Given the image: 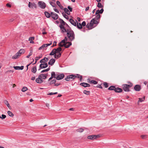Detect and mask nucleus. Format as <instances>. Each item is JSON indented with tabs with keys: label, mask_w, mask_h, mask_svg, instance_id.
Instances as JSON below:
<instances>
[{
	"label": "nucleus",
	"mask_w": 148,
	"mask_h": 148,
	"mask_svg": "<svg viewBox=\"0 0 148 148\" xmlns=\"http://www.w3.org/2000/svg\"><path fill=\"white\" fill-rule=\"evenodd\" d=\"M99 19H92L90 23L87 24L86 27L88 30L91 29L95 27L99 23V21H97Z\"/></svg>",
	"instance_id": "nucleus-1"
},
{
	"label": "nucleus",
	"mask_w": 148,
	"mask_h": 148,
	"mask_svg": "<svg viewBox=\"0 0 148 148\" xmlns=\"http://www.w3.org/2000/svg\"><path fill=\"white\" fill-rule=\"evenodd\" d=\"M67 35L69 41H71L75 39V35L74 32L70 29H67Z\"/></svg>",
	"instance_id": "nucleus-2"
},
{
	"label": "nucleus",
	"mask_w": 148,
	"mask_h": 148,
	"mask_svg": "<svg viewBox=\"0 0 148 148\" xmlns=\"http://www.w3.org/2000/svg\"><path fill=\"white\" fill-rule=\"evenodd\" d=\"M47 74H41L39 75L38 77L36 79V82L38 83H42L43 82L42 79H45L47 78Z\"/></svg>",
	"instance_id": "nucleus-3"
},
{
	"label": "nucleus",
	"mask_w": 148,
	"mask_h": 148,
	"mask_svg": "<svg viewBox=\"0 0 148 148\" xmlns=\"http://www.w3.org/2000/svg\"><path fill=\"white\" fill-rule=\"evenodd\" d=\"M128 84H123L122 85V87L123 90L125 92H129L130 91V88L133 86V84L130 82H127Z\"/></svg>",
	"instance_id": "nucleus-4"
},
{
	"label": "nucleus",
	"mask_w": 148,
	"mask_h": 148,
	"mask_svg": "<svg viewBox=\"0 0 148 148\" xmlns=\"http://www.w3.org/2000/svg\"><path fill=\"white\" fill-rule=\"evenodd\" d=\"M60 24V25L59 27L60 28V30H61V32L62 33L64 32H67V30L64 27V25L66 23L63 21L62 19H61Z\"/></svg>",
	"instance_id": "nucleus-5"
},
{
	"label": "nucleus",
	"mask_w": 148,
	"mask_h": 148,
	"mask_svg": "<svg viewBox=\"0 0 148 148\" xmlns=\"http://www.w3.org/2000/svg\"><path fill=\"white\" fill-rule=\"evenodd\" d=\"M64 12H62V14L64 16V17L65 18H69L68 16L66 15V13L68 15H70V11L68 9L66 8H64Z\"/></svg>",
	"instance_id": "nucleus-6"
},
{
	"label": "nucleus",
	"mask_w": 148,
	"mask_h": 148,
	"mask_svg": "<svg viewBox=\"0 0 148 148\" xmlns=\"http://www.w3.org/2000/svg\"><path fill=\"white\" fill-rule=\"evenodd\" d=\"M99 137V136L98 135H92L88 136H87V138L90 140H94L96 139Z\"/></svg>",
	"instance_id": "nucleus-7"
},
{
	"label": "nucleus",
	"mask_w": 148,
	"mask_h": 148,
	"mask_svg": "<svg viewBox=\"0 0 148 148\" xmlns=\"http://www.w3.org/2000/svg\"><path fill=\"white\" fill-rule=\"evenodd\" d=\"M38 5L42 9H44L46 6L45 3L42 1H39L38 2Z\"/></svg>",
	"instance_id": "nucleus-8"
},
{
	"label": "nucleus",
	"mask_w": 148,
	"mask_h": 148,
	"mask_svg": "<svg viewBox=\"0 0 148 148\" xmlns=\"http://www.w3.org/2000/svg\"><path fill=\"white\" fill-rule=\"evenodd\" d=\"M64 75L63 74H57V76L56 77V79L58 80L64 78Z\"/></svg>",
	"instance_id": "nucleus-9"
},
{
	"label": "nucleus",
	"mask_w": 148,
	"mask_h": 148,
	"mask_svg": "<svg viewBox=\"0 0 148 148\" xmlns=\"http://www.w3.org/2000/svg\"><path fill=\"white\" fill-rule=\"evenodd\" d=\"M48 66V64L46 63H41L40 65L39 68L40 69L38 70H40L41 69H44L47 68Z\"/></svg>",
	"instance_id": "nucleus-10"
},
{
	"label": "nucleus",
	"mask_w": 148,
	"mask_h": 148,
	"mask_svg": "<svg viewBox=\"0 0 148 148\" xmlns=\"http://www.w3.org/2000/svg\"><path fill=\"white\" fill-rule=\"evenodd\" d=\"M141 89V86L139 85H136L134 87V89L136 91H139Z\"/></svg>",
	"instance_id": "nucleus-11"
},
{
	"label": "nucleus",
	"mask_w": 148,
	"mask_h": 148,
	"mask_svg": "<svg viewBox=\"0 0 148 148\" xmlns=\"http://www.w3.org/2000/svg\"><path fill=\"white\" fill-rule=\"evenodd\" d=\"M75 76H74V75H68L67 77L65 78V80L67 81H69L71 79H74L75 78Z\"/></svg>",
	"instance_id": "nucleus-12"
},
{
	"label": "nucleus",
	"mask_w": 148,
	"mask_h": 148,
	"mask_svg": "<svg viewBox=\"0 0 148 148\" xmlns=\"http://www.w3.org/2000/svg\"><path fill=\"white\" fill-rule=\"evenodd\" d=\"M56 79H53L50 82L49 84H54V85L56 86H58L60 84V83H56Z\"/></svg>",
	"instance_id": "nucleus-13"
},
{
	"label": "nucleus",
	"mask_w": 148,
	"mask_h": 148,
	"mask_svg": "<svg viewBox=\"0 0 148 148\" xmlns=\"http://www.w3.org/2000/svg\"><path fill=\"white\" fill-rule=\"evenodd\" d=\"M57 74H56L54 72H52L51 73V76L49 79L48 81H50L53 78H56L57 76Z\"/></svg>",
	"instance_id": "nucleus-14"
},
{
	"label": "nucleus",
	"mask_w": 148,
	"mask_h": 148,
	"mask_svg": "<svg viewBox=\"0 0 148 148\" xmlns=\"http://www.w3.org/2000/svg\"><path fill=\"white\" fill-rule=\"evenodd\" d=\"M52 44V43H51L49 44H43L40 47L39 49V50H41L42 49H43L45 47H46L47 46L51 45Z\"/></svg>",
	"instance_id": "nucleus-15"
},
{
	"label": "nucleus",
	"mask_w": 148,
	"mask_h": 148,
	"mask_svg": "<svg viewBox=\"0 0 148 148\" xmlns=\"http://www.w3.org/2000/svg\"><path fill=\"white\" fill-rule=\"evenodd\" d=\"M51 16L53 18H58V16L57 14L53 12H51Z\"/></svg>",
	"instance_id": "nucleus-16"
},
{
	"label": "nucleus",
	"mask_w": 148,
	"mask_h": 148,
	"mask_svg": "<svg viewBox=\"0 0 148 148\" xmlns=\"http://www.w3.org/2000/svg\"><path fill=\"white\" fill-rule=\"evenodd\" d=\"M87 81L88 83L94 84H96L98 83L97 82L94 80H91L90 78H88L87 79Z\"/></svg>",
	"instance_id": "nucleus-17"
},
{
	"label": "nucleus",
	"mask_w": 148,
	"mask_h": 148,
	"mask_svg": "<svg viewBox=\"0 0 148 148\" xmlns=\"http://www.w3.org/2000/svg\"><path fill=\"white\" fill-rule=\"evenodd\" d=\"M69 21L72 25L75 26H76V23H77V21L76 20H75V21L73 20V19H69Z\"/></svg>",
	"instance_id": "nucleus-18"
},
{
	"label": "nucleus",
	"mask_w": 148,
	"mask_h": 148,
	"mask_svg": "<svg viewBox=\"0 0 148 148\" xmlns=\"http://www.w3.org/2000/svg\"><path fill=\"white\" fill-rule=\"evenodd\" d=\"M80 85L84 87H89L90 86L89 84L84 82L81 83Z\"/></svg>",
	"instance_id": "nucleus-19"
},
{
	"label": "nucleus",
	"mask_w": 148,
	"mask_h": 148,
	"mask_svg": "<svg viewBox=\"0 0 148 148\" xmlns=\"http://www.w3.org/2000/svg\"><path fill=\"white\" fill-rule=\"evenodd\" d=\"M55 62V60L53 58H51L48 62V64L52 66Z\"/></svg>",
	"instance_id": "nucleus-20"
},
{
	"label": "nucleus",
	"mask_w": 148,
	"mask_h": 148,
	"mask_svg": "<svg viewBox=\"0 0 148 148\" xmlns=\"http://www.w3.org/2000/svg\"><path fill=\"white\" fill-rule=\"evenodd\" d=\"M72 43L71 42H66L65 44H64V46L66 48H68L71 45Z\"/></svg>",
	"instance_id": "nucleus-21"
},
{
	"label": "nucleus",
	"mask_w": 148,
	"mask_h": 148,
	"mask_svg": "<svg viewBox=\"0 0 148 148\" xmlns=\"http://www.w3.org/2000/svg\"><path fill=\"white\" fill-rule=\"evenodd\" d=\"M74 76H75V78H79V80L80 82H82V75H80L79 74H76V75H74Z\"/></svg>",
	"instance_id": "nucleus-22"
},
{
	"label": "nucleus",
	"mask_w": 148,
	"mask_h": 148,
	"mask_svg": "<svg viewBox=\"0 0 148 148\" xmlns=\"http://www.w3.org/2000/svg\"><path fill=\"white\" fill-rule=\"evenodd\" d=\"M15 70H23L24 68V66H14L13 67Z\"/></svg>",
	"instance_id": "nucleus-23"
},
{
	"label": "nucleus",
	"mask_w": 148,
	"mask_h": 148,
	"mask_svg": "<svg viewBox=\"0 0 148 148\" xmlns=\"http://www.w3.org/2000/svg\"><path fill=\"white\" fill-rule=\"evenodd\" d=\"M48 61V58L46 57H45L44 58L41 59L40 61V63H44L45 62H46Z\"/></svg>",
	"instance_id": "nucleus-24"
},
{
	"label": "nucleus",
	"mask_w": 148,
	"mask_h": 148,
	"mask_svg": "<svg viewBox=\"0 0 148 148\" xmlns=\"http://www.w3.org/2000/svg\"><path fill=\"white\" fill-rule=\"evenodd\" d=\"M114 91L116 92H122V90L121 88L116 87V89H115Z\"/></svg>",
	"instance_id": "nucleus-25"
},
{
	"label": "nucleus",
	"mask_w": 148,
	"mask_h": 148,
	"mask_svg": "<svg viewBox=\"0 0 148 148\" xmlns=\"http://www.w3.org/2000/svg\"><path fill=\"white\" fill-rule=\"evenodd\" d=\"M62 50V48L60 47H59L56 49H55V51L56 52V53H60V52Z\"/></svg>",
	"instance_id": "nucleus-26"
},
{
	"label": "nucleus",
	"mask_w": 148,
	"mask_h": 148,
	"mask_svg": "<svg viewBox=\"0 0 148 148\" xmlns=\"http://www.w3.org/2000/svg\"><path fill=\"white\" fill-rule=\"evenodd\" d=\"M37 71L36 67V66H34L31 69V71L33 73H35Z\"/></svg>",
	"instance_id": "nucleus-27"
},
{
	"label": "nucleus",
	"mask_w": 148,
	"mask_h": 148,
	"mask_svg": "<svg viewBox=\"0 0 148 148\" xmlns=\"http://www.w3.org/2000/svg\"><path fill=\"white\" fill-rule=\"evenodd\" d=\"M45 14L47 18H49L51 16V13L50 14L47 12H45Z\"/></svg>",
	"instance_id": "nucleus-28"
},
{
	"label": "nucleus",
	"mask_w": 148,
	"mask_h": 148,
	"mask_svg": "<svg viewBox=\"0 0 148 148\" xmlns=\"http://www.w3.org/2000/svg\"><path fill=\"white\" fill-rule=\"evenodd\" d=\"M58 53V54H56H56L54 55V58L56 59H58L60 58L61 56V53Z\"/></svg>",
	"instance_id": "nucleus-29"
},
{
	"label": "nucleus",
	"mask_w": 148,
	"mask_h": 148,
	"mask_svg": "<svg viewBox=\"0 0 148 148\" xmlns=\"http://www.w3.org/2000/svg\"><path fill=\"white\" fill-rule=\"evenodd\" d=\"M103 8H102L100 10H98L96 11V14H98V13L102 14L103 11Z\"/></svg>",
	"instance_id": "nucleus-30"
},
{
	"label": "nucleus",
	"mask_w": 148,
	"mask_h": 148,
	"mask_svg": "<svg viewBox=\"0 0 148 148\" xmlns=\"http://www.w3.org/2000/svg\"><path fill=\"white\" fill-rule=\"evenodd\" d=\"M77 27L79 29H81L82 28V26L80 23H77L76 25Z\"/></svg>",
	"instance_id": "nucleus-31"
},
{
	"label": "nucleus",
	"mask_w": 148,
	"mask_h": 148,
	"mask_svg": "<svg viewBox=\"0 0 148 148\" xmlns=\"http://www.w3.org/2000/svg\"><path fill=\"white\" fill-rule=\"evenodd\" d=\"M116 89V87L114 86H111L108 88V90H114Z\"/></svg>",
	"instance_id": "nucleus-32"
},
{
	"label": "nucleus",
	"mask_w": 148,
	"mask_h": 148,
	"mask_svg": "<svg viewBox=\"0 0 148 148\" xmlns=\"http://www.w3.org/2000/svg\"><path fill=\"white\" fill-rule=\"evenodd\" d=\"M55 51V49H53L51 52L50 53L49 55L50 56L54 55H54L56 54V52Z\"/></svg>",
	"instance_id": "nucleus-33"
},
{
	"label": "nucleus",
	"mask_w": 148,
	"mask_h": 148,
	"mask_svg": "<svg viewBox=\"0 0 148 148\" xmlns=\"http://www.w3.org/2000/svg\"><path fill=\"white\" fill-rule=\"evenodd\" d=\"M56 19H53V22L57 24H58L60 22V20H61V19H59V21L56 20Z\"/></svg>",
	"instance_id": "nucleus-34"
},
{
	"label": "nucleus",
	"mask_w": 148,
	"mask_h": 148,
	"mask_svg": "<svg viewBox=\"0 0 148 148\" xmlns=\"http://www.w3.org/2000/svg\"><path fill=\"white\" fill-rule=\"evenodd\" d=\"M34 37H30L29 38V40L30 41V43H34V42L32 41L33 40H34Z\"/></svg>",
	"instance_id": "nucleus-35"
},
{
	"label": "nucleus",
	"mask_w": 148,
	"mask_h": 148,
	"mask_svg": "<svg viewBox=\"0 0 148 148\" xmlns=\"http://www.w3.org/2000/svg\"><path fill=\"white\" fill-rule=\"evenodd\" d=\"M4 102L7 105V106L10 109H11V107L10 105V104L8 101L7 100H5L4 101Z\"/></svg>",
	"instance_id": "nucleus-36"
},
{
	"label": "nucleus",
	"mask_w": 148,
	"mask_h": 148,
	"mask_svg": "<svg viewBox=\"0 0 148 148\" xmlns=\"http://www.w3.org/2000/svg\"><path fill=\"white\" fill-rule=\"evenodd\" d=\"M18 51L19 53L21 55L22 54L24 53L25 52V50L24 49H21L19 50Z\"/></svg>",
	"instance_id": "nucleus-37"
},
{
	"label": "nucleus",
	"mask_w": 148,
	"mask_h": 148,
	"mask_svg": "<svg viewBox=\"0 0 148 148\" xmlns=\"http://www.w3.org/2000/svg\"><path fill=\"white\" fill-rule=\"evenodd\" d=\"M41 58V57H36L35 59V62L34 63H32V64L34 65L36 63L37 61Z\"/></svg>",
	"instance_id": "nucleus-38"
},
{
	"label": "nucleus",
	"mask_w": 148,
	"mask_h": 148,
	"mask_svg": "<svg viewBox=\"0 0 148 148\" xmlns=\"http://www.w3.org/2000/svg\"><path fill=\"white\" fill-rule=\"evenodd\" d=\"M7 113L10 116L12 117L14 116V114L11 111H8Z\"/></svg>",
	"instance_id": "nucleus-39"
},
{
	"label": "nucleus",
	"mask_w": 148,
	"mask_h": 148,
	"mask_svg": "<svg viewBox=\"0 0 148 148\" xmlns=\"http://www.w3.org/2000/svg\"><path fill=\"white\" fill-rule=\"evenodd\" d=\"M32 53H33L32 50H30L29 54L27 56H26V57L27 58H29V57L32 54Z\"/></svg>",
	"instance_id": "nucleus-40"
},
{
	"label": "nucleus",
	"mask_w": 148,
	"mask_h": 148,
	"mask_svg": "<svg viewBox=\"0 0 148 148\" xmlns=\"http://www.w3.org/2000/svg\"><path fill=\"white\" fill-rule=\"evenodd\" d=\"M83 93L87 95H89L90 94V91H87L86 90H84Z\"/></svg>",
	"instance_id": "nucleus-41"
},
{
	"label": "nucleus",
	"mask_w": 148,
	"mask_h": 148,
	"mask_svg": "<svg viewBox=\"0 0 148 148\" xmlns=\"http://www.w3.org/2000/svg\"><path fill=\"white\" fill-rule=\"evenodd\" d=\"M145 99V97L144 96V97L142 98H139V100L138 101V102H141L144 101Z\"/></svg>",
	"instance_id": "nucleus-42"
},
{
	"label": "nucleus",
	"mask_w": 148,
	"mask_h": 148,
	"mask_svg": "<svg viewBox=\"0 0 148 148\" xmlns=\"http://www.w3.org/2000/svg\"><path fill=\"white\" fill-rule=\"evenodd\" d=\"M95 15L96 16L95 17L93 18H100V15L99 14V13L96 14V12L95 13Z\"/></svg>",
	"instance_id": "nucleus-43"
},
{
	"label": "nucleus",
	"mask_w": 148,
	"mask_h": 148,
	"mask_svg": "<svg viewBox=\"0 0 148 148\" xmlns=\"http://www.w3.org/2000/svg\"><path fill=\"white\" fill-rule=\"evenodd\" d=\"M97 7L99 8H103V6L99 2L98 3L97 5Z\"/></svg>",
	"instance_id": "nucleus-44"
},
{
	"label": "nucleus",
	"mask_w": 148,
	"mask_h": 148,
	"mask_svg": "<svg viewBox=\"0 0 148 148\" xmlns=\"http://www.w3.org/2000/svg\"><path fill=\"white\" fill-rule=\"evenodd\" d=\"M84 131L83 129L82 128H79L77 129L76 130V131L77 132H82Z\"/></svg>",
	"instance_id": "nucleus-45"
},
{
	"label": "nucleus",
	"mask_w": 148,
	"mask_h": 148,
	"mask_svg": "<svg viewBox=\"0 0 148 148\" xmlns=\"http://www.w3.org/2000/svg\"><path fill=\"white\" fill-rule=\"evenodd\" d=\"M50 4L53 7L55 8L56 7V5L54 2H50Z\"/></svg>",
	"instance_id": "nucleus-46"
},
{
	"label": "nucleus",
	"mask_w": 148,
	"mask_h": 148,
	"mask_svg": "<svg viewBox=\"0 0 148 148\" xmlns=\"http://www.w3.org/2000/svg\"><path fill=\"white\" fill-rule=\"evenodd\" d=\"M103 85L105 88H107L108 87V84L106 82H104L103 83Z\"/></svg>",
	"instance_id": "nucleus-47"
},
{
	"label": "nucleus",
	"mask_w": 148,
	"mask_h": 148,
	"mask_svg": "<svg viewBox=\"0 0 148 148\" xmlns=\"http://www.w3.org/2000/svg\"><path fill=\"white\" fill-rule=\"evenodd\" d=\"M27 90V87H24L21 90L23 92H25Z\"/></svg>",
	"instance_id": "nucleus-48"
},
{
	"label": "nucleus",
	"mask_w": 148,
	"mask_h": 148,
	"mask_svg": "<svg viewBox=\"0 0 148 148\" xmlns=\"http://www.w3.org/2000/svg\"><path fill=\"white\" fill-rule=\"evenodd\" d=\"M34 7L35 8H37V5L35 3H32V6H31V8H33Z\"/></svg>",
	"instance_id": "nucleus-49"
},
{
	"label": "nucleus",
	"mask_w": 148,
	"mask_h": 148,
	"mask_svg": "<svg viewBox=\"0 0 148 148\" xmlns=\"http://www.w3.org/2000/svg\"><path fill=\"white\" fill-rule=\"evenodd\" d=\"M18 57H17V55L15 54L12 57V58L13 59H17Z\"/></svg>",
	"instance_id": "nucleus-50"
},
{
	"label": "nucleus",
	"mask_w": 148,
	"mask_h": 148,
	"mask_svg": "<svg viewBox=\"0 0 148 148\" xmlns=\"http://www.w3.org/2000/svg\"><path fill=\"white\" fill-rule=\"evenodd\" d=\"M58 93L57 92H51V93H49L48 94V95H55V94H57Z\"/></svg>",
	"instance_id": "nucleus-51"
},
{
	"label": "nucleus",
	"mask_w": 148,
	"mask_h": 148,
	"mask_svg": "<svg viewBox=\"0 0 148 148\" xmlns=\"http://www.w3.org/2000/svg\"><path fill=\"white\" fill-rule=\"evenodd\" d=\"M141 137L142 139H145L147 137V136L146 135H142L141 136Z\"/></svg>",
	"instance_id": "nucleus-52"
},
{
	"label": "nucleus",
	"mask_w": 148,
	"mask_h": 148,
	"mask_svg": "<svg viewBox=\"0 0 148 148\" xmlns=\"http://www.w3.org/2000/svg\"><path fill=\"white\" fill-rule=\"evenodd\" d=\"M68 8L70 12H72V8L70 6H68Z\"/></svg>",
	"instance_id": "nucleus-53"
},
{
	"label": "nucleus",
	"mask_w": 148,
	"mask_h": 148,
	"mask_svg": "<svg viewBox=\"0 0 148 148\" xmlns=\"http://www.w3.org/2000/svg\"><path fill=\"white\" fill-rule=\"evenodd\" d=\"M62 43H61V42H60L58 44V45L60 47H62L63 46H64V44H62Z\"/></svg>",
	"instance_id": "nucleus-54"
},
{
	"label": "nucleus",
	"mask_w": 148,
	"mask_h": 148,
	"mask_svg": "<svg viewBox=\"0 0 148 148\" xmlns=\"http://www.w3.org/2000/svg\"><path fill=\"white\" fill-rule=\"evenodd\" d=\"M82 26H84L86 25V22L85 21H83L82 23Z\"/></svg>",
	"instance_id": "nucleus-55"
},
{
	"label": "nucleus",
	"mask_w": 148,
	"mask_h": 148,
	"mask_svg": "<svg viewBox=\"0 0 148 148\" xmlns=\"http://www.w3.org/2000/svg\"><path fill=\"white\" fill-rule=\"evenodd\" d=\"M1 116H2L1 119H4L6 117V116L5 115L3 114Z\"/></svg>",
	"instance_id": "nucleus-56"
},
{
	"label": "nucleus",
	"mask_w": 148,
	"mask_h": 148,
	"mask_svg": "<svg viewBox=\"0 0 148 148\" xmlns=\"http://www.w3.org/2000/svg\"><path fill=\"white\" fill-rule=\"evenodd\" d=\"M6 6L8 8H11V5L8 3L6 4Z\"/></svg>",
	"instance_id": "nucleus-57"
},
{
	"label": "nucleus",
	"mask_w": 148,
	"mask_h": 148,
	"mask_svg": "<svg viewBox=\"0 0 148 148\" xmlns=\"http://www.w3.org/2000/svg\"><path fill=\"white\" fill-rule=\"evenodd\" d=\"M32 3L31 2H29L28 4V6L29 8H31V6H32Z\"/></svg>",
	"instance_id": "nucleus-58"
},
{
	"label": "nucleus",
	"mask_w": 148,
	"mask_h": 148,
	"mask_svg": "<svg viewBox=\"0 0 148 148\" xmlns=\"http://www.w3.org/2000/svg\"><path fill=\"white\" fill-rule=\"evenodd\" d=\"M35 79V76L32 77L31 78V80L32 81L34 80Z\"/></svg>",
	"instance_id": "nucleus-59"
},
{
	"label": "nucleus",
	"mask_w": 148,
	"mask_h": 148,
	"mask_svg": "<svg viewBox=\"0 0 148 148\" xmlns=\"http://www.w3.org/2000/svg\"><path fill=\"white\" fill-rule=\"evenodd\" d=\"M65 40H62L60 42L61 43H63L64 44H65L66 42H65Z\"/></svg>",
	"instance_id": "nucleus-60"
},
{
	"label": "nucleus",
	"mask_w": 148,
	"mask_h": 148,
	"mask_svg": "<svg viewBox=\"0 0 148 148\" xmlns=\"http://www.w3.org/2000/svg\"><path fill=\"white\" fill-rule=\"evenodd\" d=\"M32 63V62H31V63H30L27 64V70L28 69V66H29L30 65V64H31Z\"/></svg>",
	"instance_id": "nucleus-61"
},
{
	"label": "nucleus",
	"mask_w": 148,
	"mask_h": 148,
	"mask_svg": "<svg viewBox=\"0 0 148 148\" xmlns=\"http://www.w3.org/2000/svg\"><path fill=\"white\" fill-rule=\"evenodd\" d=\"M97 87L99 88H101V89L102 88V87L101 86V84L99 85H98L97 86Z\"/></svg>",
	"instance_id": "nucleus-62"
},
{
	"label": "nucleus",
	"mask_w": 148,
	"mask_h": 148,
	"mask_svg": "<svg viewBox=\"0 0 148 148\" xmlns=\"http://www.w3.org/2000/svg\"><path fill=\"white\" fill-rule=\"evenodd\" d=\"M15 54L16 55H17L18 57L19 56H20L21 55V54H20L19 53V51L17 53Z\"/></svg>",
	"instance_id": "nucleus-63"
},
{
	"label": "nucleus",
	"mask_w": 148,
	"mask_h": 148,
	"mask_svg": "<svg viewBox=\"0 0 148 148\" xmlns=\"http://www.w3.org/2000/svg\"><path fill=\"white\" fill-rule=\"evenodd\" d=\"M53 9H54V10L55 11V12H57V13H59V11L57 9L54 8Z\"/></svg>",
	"instance_id": "nucleus-64"
}]
</instances>
